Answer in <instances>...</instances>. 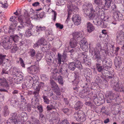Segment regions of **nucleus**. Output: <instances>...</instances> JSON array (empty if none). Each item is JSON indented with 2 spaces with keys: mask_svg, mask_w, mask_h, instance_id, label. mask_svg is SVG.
Wrapping results in <instances>:
<instances>
[{
  "mask_svg": "<svg viewBox=\"0 0 124 124\" xmlns=\"http://www.w3.org/2000/svg\"><path fill=\"white\" fill-rule=\"evenodd\" d=\"M67 57V54L66 52H64L62 55L58 53V57L57 59V63L59 64V66L58 67V69L56 70V69H54V72L55 71L58 74H62V71L64 70L63 68H64V66L67 65L66 63H63L61 66L62 64V62H63L65 61L66 58Z\"/></svg>",
  "mask_w": 124,
  "mask_h": 124,
  "instance_id": "1",
  "label": "nucleus"
},
{
  "mask_svg": "<svg viewBox=\"0 0 124 124\" xmlns=\"http://www.w3.org/2000/svg\"><path fill=\"white\" fill-rule=\"evenodd\" d=\"M70 3H71V2L70 1H69L67 3V4L69 5L68 6V15L67 19L66 21V23H67V25H68L69 27H71L72 24L70 23V22L68 21V20L70 17V16L72 14L71 12H73V10L75 8V7L74 6H71L70 4Z\"/></svg>",
  "mask_w": 124,
  "mask_h": 124,
  "instance_id": "2",
  "label": "nucleus"
},
{
  "mask_svg": "<svg viewBox=\"0 0 124 124\" xmlns=\"http://www.w3.org/2000/svg\"><path fill=\"white\" fill-rule=\"evenodd\" d=\"M106 96L108 97V99L106 100L107 103H111L112 102H115L116 101L117 98L115 97V94L111 91L107 92L105 95Z\"/></svg>",
  "mask_w": 124,
  "mask_h": 124,
  "instance_id": "3",
  "label": "nucleus"
},
{
  "mask_svg": "<svg viewBox=\"0 0 124 124\" xmlns=\"http://www.w3.org/2000/svg\"><path fill=\"white\" fill-rule=\"evenodd\" d=\"M50 83L51 87L53 89L54 92L58 95H60L61 93L60 92L59 87L56 83L52 79L50 80Z\"/></svg>",
  "mask_w": 124,
  "mask_h": 124,
  "instance_id": "4",
  "label": "nucleus"
},
{
  "mask_svg": "<svg viewBox=\"0 0 124 124\" xmlns=\"http://www.w3.org/2000/svg\"><path fill=\"white\" fill-rule=\"evenodd\" d=\"M116 40L119 44H121L122 41L124 38V32L122 31L117 32L116 34Z\"/></svg>",
  "mask_w": 124,
  "mask_h": 124,
  "instance_id": "5",
  "label": "nucleus"
},
{
  "mask_svg": "<svg viewBox=\"0 0 124 124\" xmlns=\"http://www.w3.org/2000/svg\"><path fill=\"white\" fill-rule=\"evenodd\" d=\"M39 69V67L35 65H31L27 68L28 73L32 75L37 73Z\"/></svg>",
  "mask_w": 124,
  "mask_h": 124,
  "instance_id": "6",
  "label": "nucleus"
},
{
  "mask_svg": "<svg viewBox=\"0 0 124 124\" xmlns=\"http://www.w3.org/2000/svg\"><path fill=\"white\" fill-rule=\"evenodd\" d=\"M84 35L83 34L81 33L80 32H76L74 33L73 35V39H77V41L82 40L83 39H85L86 38L84 36Z\"/></svg>",
  "mask_w": 124,
  "mask_h": 124,
  "instance_id": "7",
  "label": "nucleus"
},
{
  "mask_svg": "<svg viewBox=\"0 0 124 124\" xmlns=\"http://www.w3.org/2000/svg\"><path fill=\"white\" fill-rule=\"evenodd\" d=\"M80 45L79 49L80 47L84 51H87L88 48V44L86 39L83 40L81 41H80Z\"/></svg>",
  "mask_w": 124,
  "mask_h": 124,
  "instance_id": "8",
  "label": "nucleus"
},
{
  "mask_svg": "<svg viewBox=\"0 0 124 124\" xmlns=\"http://www.w3.org/2000/svg\"><path fill=\"white\" fill-rule=\"evenodd\" d=\"M113 83H112V84H113L112 85H113V89L116 91H117L119 92H124V88L122 87L121 85H119L117 82H114V81H113Z\"/></svg>",
  "mask_w": 124,
  "mask_h": 124,
  "instance_id": "9",
  "label": "nucleus"
},
{
  "mask_svg": "<svg viewBox=\"0 0 124 124\" xmlns=\"http://www.w3.org/2000/svg\"><path fill=\"white\" fill-rule=\"evenodd\" d=\"M6 55H3L2 54H0V65L5 66H7L8 59L6 58Z\"/></svg>",
  "mask_w": 124,
  "mask_h": 124,
  "instance_id": "10",
  "label": "nucleus"
},
{
  "mask_svg": "<svg viewBox=\"0 0 124 124\" xmlns=\"http://www.w3.org/2000/svg\"><path fill=\"white\" fill-rule=\"evenodd\" d=\"M72 19L74 24L76 25H78L81 23V18L80 16L78 15H74L72 18Z\"/></svg>",
  "mask_w": 124,
  "mask_h": 124,
  "instance_id": "11",
  "label": "nucleus"
},
{
  "mask_svg": "<svg viewBox=\"0 0 124 124\" xmlns=\"http://www.w3.org/2000/svg\"><path fill=\"white\" fill-rule=\"evenodd\" d=\"M30 77V78L28 80V82H26V80L25 81V85L28 86L29 87H31L34 86V87L35 88V86L34 84V82L35 81V80H36L35 77Z\"/></svg>",
  "mask_w": 124,
  "mask_h": 124,
  "instance_id": "12",
  "label": "nucleus"
},
{
  "mask_svg": "<svg viewBox=\"0 0 124 124\" xmlns=\"http://www.w3.org/2000/svg\"><path fill=\"white\" fill-rule=\"evenodd\" d=\"M92 53L94 52V56L97 62L99 63L101 62L102 60L101 57L100 51L98 50H92Z\"/></svg>",
  "mask_w": 124,
  "mask_h": 124,
  "instance_id": "13",
  "label": "nucleus"
},
{
  "mask_svg": "<svg viewBox=\"0 0 124 124\" xmlns=\"http://www.w3.org/2000/svg\"><path fill=\"white\" fill-rule=\"evenodd\" d=\"M113 17L115 21H119L122 19L123 15L119 11H116L114 13Z\"/></svg>",
  "mask_w": 124,
  "mask_h": 124,
  "instance_id": "14",
  "label": "nucleus"
},
{
  "mask_svg": "<svg viewBox=\"0 0 124 124\" xmlns=\"http://www.w3.org/2000/svg\"><path fill=\"white\" fill-rule=\"evenodd\" d=\"M70 46L72 48H74L77 47L76 48H79V46L80 45V43L77 42L76 39H71L70 43Z\"/></svg>",
  "mask_w": 124,
  "mask_h": 124,
  "instance_id": "15",
  "label": "nucleus"
},
{
  "mask_svg": "<svg viewBox=\"0 0 124 124\" xmlns=\"http://www.w3.org/2000/svg\"><path fill=\"white\" fill-rule=\"evenodd\" d=\"M29 28H28L26 30L25 32V35L27 37H29L31 36L32 34H34L33 33H32L33 26L31 24H29Z\"/></svg>",
  "mask_w": 124,
  "mask_h": 124,
  "instance_id": "16",
  "label": "nucleus"
},
{
  "mask_svg": "<svg viewBox=\"0 0 124 124\" xmlns=\"http://www.w3.org/2000/svg\"><path fill=\"white\" fill-rule=\"evenodd\" d=\"M74 78H75L73 81H72L73 84L76 85H78L80 81V78L78 76L79 73L77 72H76L74 73Z\"/></svg>",
  "mask_w": 124,
  "mask_h": 124,
  "instance_id": "17",
  "label": "nucleus"
},
{
  "mask_svg": "<svg viewBox=\"0 0 124 124\" xmlns=\"http://www.w3.org/2000/svg\"><path fill=\"white\" fill-rule=\"evenodd\" d=\"M80 113L78 118V121H80L81 122L85 121L86 119V116L85 114L81 111Z\"/></svg>",
  "mask_w": 124,
  "mask_h": 124,
  "instance_id": "18",
  "label": "nucleus"
},
{
  "mask_svg": "<svg viewBox=\"0 0 124 124\" xmlns=\"http://www.w3.org/2000/svg\"><path fill=\"white\" fill-rule=\"evenodd\" d=\"M55 114L56 116L53 117L52 120V124H58L60 120V118L58 116V113L57 112H55Z\"/></svg>",
  "mask_w": 124,
  "mask_h": 124,
  "instance_id": "19",
  "label": "nucleus"
},
{
  "mask_svg": "<svg viewBox=\"0 0 124 124\" xmlns=\"http://www.w3.org/2000/svg\"><path fill=\"white\" fill-rule=\"evenodd\" d=\"M83 11L86 16H87L89 14V9L88 7V4H84L82 7Z\"/></svg>",
  "mask_w": 124,
  "mask_h": 124,
  "instance_id": "20",
  "label": "nucleus"
},
{
  "mask_svg": "<svg viewBox=\"0 0 124 124\" xmlns=\"http://www.w3.org/2000/svg\"><path fill=\"white\" fill-rule=\"evenodd\" d=\"M105 5V6L107 8H110L111 7L112 8V9H114V8H116V6L115 5H113L112 6H111V4L112 0H105L104 1Z\"/></svg>",
  "mask_w": 124,
  "mask_h": 124,
  "instance_id": "21",
  "label": "nucleus"
},
{
  "mask_svg": "<svg viewBox=\"0 0 124 124\" xmlns=\"http://www.w3.org/2000/svg\"><path fill=\"white\" fill-rule=\"evenodd\" d=\"M88 88L84 89L80 93L79 96L82 98H85L88 94Z\"/></svg>",
  "mask_w": 124,
  "mask_h": 124,
  "instance_id": "22",
  "label": "nucleus"
},
{
  "mask_svg": "<svg viewBox=\"0 0 124 124\" xmlns=\"http://www.w3.org/2000/svg\"><path fill=\"white\" fill-rule=\"evenodd\" d=\"M34 85L35 86L36 88H38L40 89V88L43 87L44 85V83L40 82L39 83V82L37 80H35L34 82Z\"/></svg>",
  "mask_w": 124,
  "mask_h": 124,
  "instance_id": "23",
  "label": "nucleus"
},
{
  "mask_svg": "<svg viewBox=\"0 0 124 124\" xmlns=\"http://www.w3.org/2000/svg\"><path fill=\"white\" fill-rule=\"evenodd\" d=\"M107 78V79L110 81V83H113V81L114 78V74L113 72H108V73L106 76Z\"/></svg>",
  "mask_w": 124,
  "mask_h": 124,
  "instance_id": "24",
  "label": "nucleus"
},
{
  "mask_svg": "<svg viewBox=\"0 0 124 124\" xmlns=\"http://www.w3.org/2000/svg\"><path fill=\"white\" fill-rule=\"evenodd\" d=\"M87 28L88 32L90 33L95 29L93 25L90 22H88L87 23Z\"/></svg>",
  "mask_w": 124,
  "mask_h": 124,
  "instance_id": "25",
  "label": "nucleus"
},
{
  "mask_svg": "<svg viewBox=\"0 0 124 124\" xmlns=\"http://www.w3.org/2000/svg\"><path fill=\"white\" fill-rule=\"evenodd\" d=\"M115 65L117 67H119L120 65L122 63V61L120 58L118 57H116L114 60Z\"/></svg>",
  "mask_w": 124,
  "mask_h": 124,
  "instance_id": "26",
  "label": "nucleus"
},
{
  "mask_svg": "<svg viewBox=\"0 0 124 124\" xmlns=\"http://www.w3.org/2000/svg\"><path fill=\"white\" fill-rule=\"evenodd\" d=\"M83 105V103L80 101L77 102L74 106V108L76 110L80 109L81 108Z\"/></svg>",
  "mask_w": 124,
  "mask_h": 124,
  "instance_id": "27",
  "label": "nucleus"
},
{
  "mask_svg": "<svg viewBox=\"0 0 124 124\" xmlns=\"http://www.w3.org/2000/svg\"><path fill=\"white\" fill-rule=\"evenodd\" d=\"M31 101V103L33 107L34 108H37L39 105L37 99L36 100L35 99H32Z\"/></svg>",
  "mask_w": 124,
  "mask_h": 124,
  "instance_id": "28",
  "label": "nucleus"
},
{
  "mask_svg": "<svg viewBox=\"0 0 124 124\" xmlns=\"http://www.w3.org/2000/svg\"><path fill=\"white\" fill-rule=\"evenodd\" d=\"M28 105L26 102H23L21 104L20 107V110L22 111L26 110L27 107V106Z\"/></svg>",
  "mask_w": 124,
  "mask_h": 124,
  "instance_id": "29",
  "label": "nucleus"
},
{
  "mask_svg": "<svg viewBox=\"0 0 124 124\" xmlns=\"http://www.w3.org/2000/svg\"><path fill=\"white\" fill-rule=\"evenodd\" d=\"M104 66L102 65L101 64L99 63L95 64L96 69L99 72H101L102 71Z\"/></svg>",
  "mask_w": 124,
  "mask_h": 124,
  "instance_id": "30",
  "label": "nucleus"
},
{
  "mask_svg": "<svg viewBox=\"0 0 124 124\" xmlns=\"http://www.w3.org/2000/svg\"><path fill=\"white\" fill-rule=\"evenodd\" d=\"M88 7L90 10L91 13H94L96 12L95 7H93L92 4L91 3H89L88 4Z\"/></svg>",
  "mask_w": 124,
  "mask_h": 124,
  "instance_id": "31",
  "label": "nucleus"
},
{
  "mask_svg": "<svg viewBox=\"0 0 124 124\" xmlns=\"http://www.w3.org/2000/svg\"><path fill=\"white\" fill-rule=\"evenodd\" d=\"M3 114L4 116H6L8 115L9 114V111L8 109V106L6 105L4 107Z\"/></svg>",
  "mask_w": 124,
  "mask_h": 124,
  "instance_id": "32",
  "label": "nucleus"
},
{
  "mask_svg": "<svg viewBox=\"0 0 124 124\" xmlns=\"http://www.w3.org/2000/svg\"><path fill=\"white\" fill-rule=\"evenodd\" d=\"M7 83L5 78H3L0 79V85L1 86L6 87L7 86Z\"/></svg>",
  "mask_w": 124,
  "mask_h": 124,
  "instance_id": "33",
  "label": "nucleus"
},
{
  "mask_svg": "<svg viewBox=\"0 0 124 124\" xmlns=\"http://www.w3.org/2000/svg\"><path fill=\"white\" fill-rule=\"evenodd\" d=\"M102 61L103 66H104L105 67H109L110 62L106 58L103 59Z\"/></svg>",
  "mask_w": 124,
  "mask_h": 124,
  "instance_id": "34",
  "label": "nucleus"
},
{
  "mask_svg": "<svg viewBox=\"0 0 124 124\" xmlns=\"http://www.w3.org/2000/svg\"><path fill=\"white\" fill-rule=\"evenodd\" d=\"M109 67H105V66L103 68L101 72L103 75L106 76L107 74L108 73V69Z\"/></svg>",
  "mask_w": 124,
  "mask_h": 124,
  "instance_id": "35",
  "label": "nucleus"
},
{
  "mask_svg": "<svg viewBox=\"0 0 124 124\" xmlns=\"http://www.w3.org/2000/svg\"><path fill=\"white\" fill-rule=\"evenodd\" d=\"M83 62L86 65L89 66L91 64V60L89 59V57L83 59Z\"/></svg>",
  "mask_w": 124,
  "mask_h": 124,
  "instance_id": "36",
  "label": "nucleus"
},
{
  "mask_svg": "<svg viewBox=\"0 0 124 124\" xmlns=\"http://www.w3.org/2000/svg\"><path fill=\"white\" fill-rule=\"evenodd\" d=\"M39 119L41 120V122L44 124H45L46 122V119L44 115L42 113H40Z\"/></svg>",
  "mask_w": 124,
  "mask_h": 124,
  "instance_id": "37",
  "label": "nucleus"
},
{
  "mask_svg": "<svg viewBox=\"0 0 124 124\" xmlns=\"http://www.w3.org/2000/svg\"><path fill=\"white\" fill-rule=\"evenodd\" d=\"M3 46L6 49H10L11 45L10 44H8L5 41H3Z\"/></svg>",
  "mask_w": 124,
  "mask_h": 124,
  "instance_id": "38",
  "label": "nucleus"
},
{
  "mask_svg": "<svg viewBox=\"0 0 124 124\" xmlns=\"http://www.w3.org/2000/svg\"><path fill=\"white\" fill-rule=\"evenodd\" d=\"M69 69L73 71L75 69L76 66L75 63L74 62H71L69 64Z\"/></svg>",
  "mask_w": 124,
  "mask_h": 124,
  "instance_id": "39",
  "label": "nucleus"
},
{
  "mask_svg": "<svg viewBox=\"0 0 124 124\" xmlns=\"http://www.w3.org/2000/svg\"><path fill=\"white\" fill-rule=\"evenodd\" d=\"M76 67L79 69H83V67L81 63L78 60H77L75 63Z\"/></svg>",
  "mask_w": 124,
  "mask_h": 124,
  "instance_id": "40",
  "label": "nucleus"
},
{
  "mask_svg": "<svg viewBox=\"0 0 124 124\" xmlns=\"http://www.w3.org/2000/svg\"><path fill=\"white\" fill-rule=\"evenodd\" d=\"M35 88H36V90L33 92H32L31 93L34 95V96L36 98V99H37V97L39 95L40 90L38 88H37L36 87Z\"/></svg>",
  "mask_w": 124,
  "mask_h": 124,
  "instance_id": "41",
  "label": "nucleus"
},
{
  "mask_svg": "<svg viewBox=\"0 0 124 124\" xmlns=\"http://www.w3.org/2000/svg\"><path fill=\"white\" fill-rule=\"evenodd\" d=\"M54 72H53L52 75V78L54 80H57L59 75L58 73L55 71H54Z\"/></svg>",
  "mask_w": 124,
  "mask_h": 124,
  "instance_id": "42",
  "label": "nucleus"
},
{
  "mask_svg": "<svg viewBox=\"0 0 124 124\" xmlns=\"http://www.w3.org/2000/svg\"><path fill=\"white\" fill-rule=\"evenodd\" d=\"M35 15V16H34V18L37 19L39 17L42 18L44 15V12H42L40 14L37 13Z\"/></svg>",
  "mask_w": 124,
  "mask_h": 124,
  "instance_id": "43",
  "label": "nucleus"
},
{
  "mask_svg": "<svg viewBox=\"0 0 124 124\" xmlns=\"http://www.w3.org/2000/svg\"><path fill=\"white\" fill-rule=\"evenodd\" d=\"M94 2L98 5H100L101 6H104V3H103V2L101 0H94Z\"/></svg>",
  "mask_w": 124,
  "mask_h": 124,
  "instance_id": "44",
  "label": "nucleus"
},
{
  "mask_svg": "<svg viewBox=\"0 0 124 124\" xmlns=\"http://www.w3.org/2000/svg\"><path fill=\"white\" fill-rule=\"evenodd\" d=\"M37 42L40 46L42 45H45V39L44 38H42L39 39Z\"/></svg>",
  "mask_w": 124,
  "mask_h": 124,
  "instance_id": "45",
  "label": "nucleus"
},
{
  "mask_svg": "<svg viewBox=\"0 0 124 124\" xmlns=\"http://www.w3.org/2000/svg\"><path fill=\"white\" fill-rule=\"evenodd\" d=\"M10 102L11 104L15 107L17 106L19 104L18 102L16 100H11Z\"/></svg>",
  "mask_w": 124,
  "mask_h": 124,
  "instance_id": "46",
  "label": "nucleus"
},
{
  "mask_svg": "<svg viewBox=\"0 0 124 124\" xmlns=\"http://www.w3.org/2000/svg\"><path fill=\"white\" fill-rule=\"evenodd\" d=\"M101 43L98 42L96 44V47L95 48H93V50H98L99 51L100 50H101Z\"/></svg>",
  "mask_w": 124,
  "mask_h": 124,
  "instance_id": "47",
  "label": "nucleus"
},
{
  "mask_svg": "<svg viewBox=\"0 0 124 124\" xmlns=\"http://www.w3.org/2000/svg\"><path fill=\"white\" fill-rule=\"evenodd\" d=\"M57 80H58V82L59 84L61 85L63 84V78L61 75H59Z\"/></svg>",
  "mask_w": 124,
  "mask_h": 124,
  "instance_id": "48",
  "label": "nucleus"
},
{
  "mask_svg": "<svg viewBox=\"0 0 124 124\" xmlns=\"http://www.w3.org/2000/svg\"><path fill=\"white\" fill-rule=\"evenodd\" d=\"M42 98L43 99V101L45 103L47 104L49 103L50 101L47 96L43 95L42 96Z\"/></svg>",
  "mask_w": 124,
  "mask_h": 124,
  "instance_id": "49",
  "label": "nucleus"
},
{
  "mask_svg": "<svg viewBox=\"0 0 124 124\" xmlns=\"http://www.w3.org/2000/svg\"><path fill=\"white\" fill-rule=\"evenodd\" d=\"M95 81L97 82H99L102 81V80H104V78L103 77L100 76L99 77L98 76H96L95 77Z\"/></svg>",
  "mask_w": 124,
  "mask_h": 124,
  "instance_id": "50",
  "label": "nucleus"
},
{
  "mask_svg": "<svg viewBox=\"0 0 124 124\" xmlns=\"http://www.w3.org/2000/svg\"><path fill=\"white\" fill-rule=\"evenodd\" d=\"M20 115H18V116H16L15 119L13 121V122L16 124V123L21 122L22 120L21 117H20Z\"/></svg>",
  "mask_w": 124,
  "mask_h": 124,
  "instance_id": "51",
  "label": "nucleus"
},
{
  "mask_svg": "<svg viewBox=\"0 0 124 124\" xmlns=\"http://www.w3.org/2000/svg\"><path fill=\"white\" fill-rule=\"evenodd\" d=\"M17 23V21H15L14 23H13L9 26V28L14 30L16 27Z\"/></svg>",
  "mask_w": 124,
  "mask_h": 124,
  "instance_id": "52",
  "label": "nucleus"
},
{
  "mask_svg": "<svg viewBox=\"0 0 124 124\" xmlns=\"http://www.w3.org/2000/svg\"><path fill=\"white\" fill-rule=\"evenodd\" d=\"M46 61L47 63L49 65L52 64L53 62V58L52 57H49L48 58H46Z\"/></svg>",
  "mask_w": 124,
  "mask_h": 124,
  "instance_id": "53",
  "label": "nucleus"
},
{
  "mask_svg": "<svg viewBox=\"0 0 124 124\" xmlns=\"http://www.w3.org/2000/svg\"><path fill=\"white\" fill-rule=\"evenodd\" d=\"M10 48L11 49V53H15L17 50L18 47L16 45H15L11 46Z\"/></svg>",
  "mask_w": 124,
  "mask_h": 124,
  "instance_id": "54",
  "label": "nucleus"
},
{
  "mask_svg": "<svg viewBox=\"0 0 124 124\" xmlns=\"http://www.w3.org/2000/svg\"><path fill=\"white\" fill-rule=\"evenodd\" d=\"M29 54L32 57H33L35 56V51L33 49H30L29 50Z\"/></svg>",
  "mask_w": 124,
  "mask_h": 124,
  "instance_id": "55",
  "label": "nucleus"
},
{
  "mask_svg": "<svg viewBox=\"0 0 124 124\" xmlns=\"http://www.w3.org/2000/svg\"><path fill=\"white\" fill-rule=\"evenodd\" d=\"M12 39L15 42H17L18 41L19 37L17 35H13L12 37Z\"/></svg>",
  "mask_w": 124,
  "mask_h": 124,
  "instance_id": "56",
  "label": "nucleus"
},
{
  "mask_svg": "<svg viewBox=\"0 0 124 124\" xmlns=\"http://www.w3.org/2000/svg\"><path fill=\"white\" fill-rule=\"evenodd\" d=\"M8 63L7 64V66H5V67H6L5 68H3L2 70V72H3V73H4L5 74H8L9 73V72L8 71L9 70H8V68H7V67L8 66H7V64L8 63ZM1 65L2 66H3L2 65ZM3 66L5 67V66Z\"/></svg>",
  "mask_w": 124,
  "mask_h": 124,
  "instance_id": "57",
  "label": "nucleus"
},
{
  "mask_svg": "<svg viewBox=\"0 0 124 124\" xmlns=\"http://www.w3.org/2000/svg\"><path fill=\"white\" fill-rule=\"evenodd\" d=\"M36 29H37V31H38L39 32L44 30H45L46 28V27L44 26L42 27L40 26L39 27L37 26L36 27Z\"/></svg>",
  "mask_w": 124,
  "mask_h": 124,
  "instance_id": "58",
  "label": "nucleus"
},
{
  "mask_svg": "<svg viewBox=\"0 0 124 124\" xmlns=\"http://www.w3.org/2000/svg\"><path fill=\"white\" fill-rule=\"evenodd\" d=\"M104 6H101L100 5H98L95 7V11H96V12H100V10Z\"/></svg>",
  "mask_w": 124,
  "mask_h": 124,
  "instance_id": "59",
  "label": "nucleus"
},
{
  "mask_svg": "<svg viewBox=\"0 0 124 124\" xmlns=\"http://www.w3.org/2000/svg\"><path fill=\"white\" fill-rule=\"evenodd\" d=\"M17 115V114L16 113H12L11 114V117L10 118V119L12 120V121H11V122H13V121L16 117Z\"/></svg>",
  "mask_w": 124,
  "mask_h": 124,
  "instance_id": "60",
  "label": "nucleus"
},
{
  "mask_svg": "<svg viewBox=\"0 0 124 124\" xmlns=\"http://www.w3.org/2000/svg\"><path fill=\"white\" fill-rule=\"evenodd\" d=\"M16 78H17L16 79V81L17 82V84H19L22 83L23 81L22 80L23 79V78L22 77H20L18 76L16 77Z\"/></svg>",
  "mask_w": 124,
  "mask_h": 124,
  "instance_id": "61",
  "label": "nucleus"
},
{
  "mask_svg": "<svg viewBox=\"0 0 124 124\" xmlns=\"http://www.w3.org/2000/svg\"><path fill=\"white\" fill-rule=\"evenodd\" d=\"M50 8L49 7L48 5H45L43 8L44 12H48Z\"/></svg>",
  "mask_w": 124,
  "mask_h": 124,
  "instance_id": "62",
  "label": "nucleus"
},
{
  "mask_svg": "<svg viewBox=\"0 0 124 124\" xmlns=\"http://www.w3.org/2000/svg\"><path fill=\"white\" fill-rule=\"evenodd\" d=\"M29 15L28 14V12L26 11L24 13V17L25 18L26 21H27L29 19Z\"/></svg>",
  "mask_w": 124,
  "mask_h": 124,
  "instance_id": "63",
  "label": "nucleus"
},
{
  "mask_svg": "<svg viewBox=\"0 0 124 124\" xmlns=\"http://www.w3.org/2000/svg\"><path fill=\"white\" fill-rule=\"evenodd\" d=\"M32 33H33L34 34H32V35L34 36L38 35L39 33L38 31H37V29L36 30H35L33 28H32Z\"/></svg>",
  "mask_w": 124,
  "mask_h": 124,
  "instance_id": "64",
  "label": "nucleus"
}]
</instances>
